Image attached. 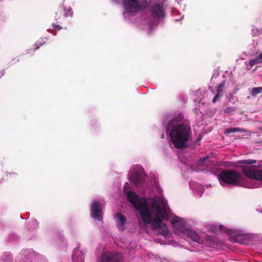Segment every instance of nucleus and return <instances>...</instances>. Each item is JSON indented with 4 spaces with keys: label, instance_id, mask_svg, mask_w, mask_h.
Instances as JSON below:
<instances>
[{
    "label": "nucleus",
    "instance_id": "f257e3e1",
    "mask_svg": "<svg viewBox=\"0 0 262 262\" xmlns=\"http://www.w3.org/2000/svg\"><path fill=\"white\" fill-rule=\"evenodd\" d=\"M152 210L156 212L155 217L152 218L151 212L149 207L147 208L148 215L141 217L143 222L146 225L151 224L154 230H157L163 224V221L168 214V207L162 201L154 200L150 205Z\"/></svg>",
    "mask_w": 262,
    "mask_h": 262
},
{
    "label": "nucleus",
    "instance_id": "f03ea898",
    "mask_svg": "<svg viewBox=\"0 0 262 262\" xmlns=\"http://www.w3.org/2000/svg\"><path fill=\"white\" fill-rule=\"evenodd\" d=\"M169 137L174 147L177 149H183L191 135V129L189 124H177L170 128Z\"/></svg>",
    "mask_w": 262,
    "mask_h": 262
},
{
    "label": "nucleus",
    "instance_id": "7ed1b4c3",
    "mask_svg": "<svg viewBox=\"0 0 262 262\" xmlns=\"http://www.w3.org/2000/svg\"><path fill=\"white\" fill-rule=\"evenodd\" d=\"M126 195L128 201L138 211L140 217H144L145 215H148L147 208L149 206L145 198L141 197L138 199L136 193L132 191H128Z\"/></svg>",
    "mask_w": 262,
    "mask_h": 262
},
{
    "label": "nucleus",
    "instance_id": "20e7f679",
    "mask_svg": "<svg viewBox=\"0 0 262 262\" xmlns=\"http://www.w3.org/2000/svg\"><path fill=\"white\" fill-rule=\"evenodd\" d=\"M242 178V176L239 172L232 169L222 170L218 177L220 183L222 185L224 184H227L235 186L241 181Z\"/></svg>",
    "mask_w": 262,
    "mask_h": 262
},
{
    "label": "nucleus",
    "instance_id": "39448f33",
    "mask_svg": "<svg viewBox=\"0 0 262 262\" xmlns=\"http://www.w3.org/2000/svg\"><path fill=\"white\" fill-rule=\"evenodd\" d=\"M147 4L146 0H123L126 12L133 16L145 9Z\"/></svg>",
    "mask_w": 262,
    "mask_h": 262
},
{
    "label": "nucleus",
    "instance_id": "423d86ee",
    "mask_svg": "<svg viewBox=\"0 0 262 262\" xmlns=\"http://www.w3.org/2000/svg\"><path fill=\"white\" fill-rule=\"evenodd\" d=\"M242 173L246 177L259 181H262V170H256L253 166H240Z\"/></svg>",
    "mask_w": 262,
    "mask_h": 262
},
{
    "label": "nucleus",
    "instance_id": "0eeeda50",
    "mask_svg": "<svg viewBox=\"0 0 262 262\" xmlns=\"http://www.w3.org/2000/svg\"><path fill=\"white\" fill-rule=\"evenodd\" d=\"M149 12L151 16L156 20H159L163 18L165 15V11L162 5L156 4L152 5Z\"/></svg>",
    "mask_w": 262,
    "mask_h": 262
},
{
    "label": "nucleus",
    "instance_id": "6e6552de",
    "mask_svg": "<svg viewBox=\"0 0 262 262\" xmlns=\"http://www.w3.org/2000/svg\"><path fill=\"white\" fill-rule=\"evenodd\" d=\"M121 256L118 253L103 252L100 258L99 262H120Z\"/></svg>",
    "mask_w": 262,
    "mask_h": 262
},
{
    "label": "nucleus",
    "instance_id": "1a4fd4ad",
    "mask_svg": "<svg viewBox=\"0 0 262 262\" xmlns=\"http://www.w3.org/2000/svg\"><path fill=\"white\" fill-rule=\"evenodd\" d=\"M91 216L99 221L102 220V207L98 201H94L91 206Z\"/></svg>",
    "mask_w": 262,
    "mask_h": 262
},
{
    "label": "nucleus",
    "instance_id": "9d476101",
    "mask_svg": "<svg viewBox=\"0 0 262 262\" xmlns=\"http://www.w3.org/2000/svg\"><path fill=\"white\" fill-rule=\"evenodd\" d=\"M184 116L182 114H179L171 119L165 125V128L167 132H169L171 127L177 124H185L183 122Z\"/></svg>",
    "mask_w": 262,
    "mask_h": 262
},
{
    "label": "nucleus",
    "instance_id": "9b49d317",
    "mask_svg": "<svg viewBox=\"0 0 262 262\" xmlns=\"http://www.w3.org/2000/svg\"><path fill=\"white\" fill-rule=\"evenodd\" d=\"M129 181L136 186H141L144 183L145 178L141 173L136 172L130 176Z\"/></svg>",
    "mask_w": 262,
    "mask_h": 262
},
{
    "label": "nucleus",
    "instance_id": "f8f14e48",
    "mask_svg": "<svg viewBox=\"0 0 262 262\" xmlns=\"http://www.w3.org/2000/svg\"><path fill=\"white\" fill-rule=\"evenodd\" d=\"M230 241L235 243H239L241 244H244V240H247V236L246 235L241 234L240 233H235L232 232L230 237Z\"/></svg>",
    "mask_w": 262,
    "mask_h": 262
},
{
    "label": "nucleus",
    "instance_id": "ddd939ff",
    "mask_svg": "<svg viewBox=\"0 0 262 262\" xmlns=\"http://www.w3.org/2000/svg\"><path fill=\"white\" fill-rule=\"evenodd\" d=\"M116 217L117 218V227L120 230L125 229L124 225L126 222V217L120 212H117L116 214Z\"/></svg>",
    "mask_w": 262,
    "mask_h": 262
},
{
    "label": "nucleus",
    "instance_id": "4468645a",
    "mask_svg": "<svg viewBox=\"0 0 262 262\" xmlns=\"http://www.w3.org/2000/svg\"><path fill=\"white\" fill-rule=\"evenodd\" d=\"M183 233L189 238L191 239V240H192L194 242H199V241L200 240V238L195 231H194L189 229H187L184 231Z\"/></svg>",
    "mask_w": 262,
    "mask_h": 262
},
{
    "label": "nucleus",
    "instance_id": "2eb2a0df",
    "mask_svg": "<svg viewBox=\"0 0 262 262\" xmlns=\"http://www.w3.org/2000/svg\"><path fill=\"white\" fill-rule=\"evenodd\" d=\"M73 262H84V254L80 251H74L73 255Z\"/></svg>",
    "mask_w": 262,
    "mask_h": 262
},
{
    "label": "nucleus",
    "instance_id": "dca6fc26",
    "mask_svg": "<svg viewBox=\"0 0 262 262\" xmlns=\"http://www.w3.org/2000/svg\"><path fill=\"white\" fill-rule=\"evenodd\" d=\"M158 233L166 237L168 233V229L166 225L164 223L159 228H158Z\"/></svg>",
    "mask_w": 262,
    "mask_h": 262
},
{
    "label": "nucleus",
    "instance_id": "f3484780",
    "mask_svg": "<svg viewBox=\"0 0 262 262\" xmlns=\"http://www.w3.org/2000/svg\"><path fill=\"white\" fill-rule=\"evenodd\" d=\"M239 132L241 133H247V130L243 129V128H241L239 127H232V128H228L226 130V133L227 134H230L231 133H235V132Z\"/></svg>",
    "mask_w": 262,
    "mask_h": 262
},
{
    "label": "nucleus",
    "instance_id": "a211bd4d",
    "mask_svg": "<svg viewBox=\"0 0 262 262\" xmlns=\"http://www.w3.org/2000/svg\"><path fill=\"white\" fill-rule=\"evenodd\" d=\"M262 92V86L261 87H256L252 89L250 92V94L251 96L253 97H256L259 93Z\"/></svg>",
    "mask_w": 262,
    "mask_h": 262
},
{
    "label": "nucleus",
    "instance_id": "6ab92c4d",
    "mask_svg": "<svg viewBox=\"0 0 262 262\" xmlns=\"http://www.w3.org/2000/svg\"><path fill=\"white\" fill-rule=\"evenodd\" d=\"M257 162L256 160L253 159H248V160H239L237 161V164H244L247 165H251L255 164Z\"/></svg>",
    "mask_w": 262,
    "mask_h": 262
},
{
    "label": "nucleus",
    "instance_id": "aec40b11",
    "mask_svg": "<svg viewBox=\"0 0 262 262\" xmlns=\"http://www.w3.org/2000/svg\"><path fill=\"white\" fill-rule=\"evenodd\" d=\"M225 82L223 81L219 84L216 87V91L217 94H223V89L225 86Z\"/></svg>",
    "mask_w": 262,
    "mask_h": 262
},
{
    "label": "nucleus",
    "instance_id": "412c9836",
    "mask_svg": "<svg viewBox=\"0 0 262 262\" xmlns=\"http://www.w3.org/2000/svg\"><path fill=\"white\" fill-rule=\"evenodd\" d=\"M64 15L65 17H71L73 16V12L72 11V9L71 7H68L67 8H64Z\"/></svg>",
    "mask_w": 262,
    "mask_h": 262
},
{
    "label": "nucleus",
    "instance_id": "4be33fe9",
    "mask_svg": "<svg viewBox=\"0 0 262 262\" xmlns=\"http://www.w3.org/2000/svg\"><path fill=\"white\" fill-rule=\"evenodd\" d=\"M235 111L236 108L235 107H228L224 110V113L228 114H233Z\"/></svg>",
    "mask_w": 262,
    "mask_h": 262
},
{
    "label": "nucleus",
    "instance_id": "5701e85b",
    "mask_svg": "<svg viewBox=\"0 0 262 262\" xmlns=\"http://www.w3.org/2000/svg\"><path fill=\"white\" fill-rule=\"evenodd\" d=\"M260 63L256 57L254 59H252L249 60V64L250 66L252 67L256 63Z\"/></svg>",
    "mask_w": 262,
    "mask_h": 262
},
{
    "label": "nucleus",
    "instance_id": "b1692460",
    "mask_svg": "<svg viewBox=\"0 0 262 262\" xmlns=\"http://www.w3.org/2000/svg\"><path fill=\"white\" fill-rule=\"evenodd\" d=\"M223 96V94H216V95L213 98L212 102L213 103H216Z\"/></svg>",
    "mask_w": 262,
    "mask_h": 262
},
{
    "label": "nucleus",
    "instance_id": "393cba45",
    "mask_svg": "<svg viewBox=\"0 0 262 262\" xmlns=\"http://www.w3.org/2000/svg\"><path fill=\"white\" fill-rule=\"evenodd\" d=\"M45 43V42H37L34 45V50H36L38 49H39L42 45H43Z\"/></svg>",
    "mask_w": 262,
    "mask_h": 262
},
{
    "label": "nucleus",
    "instance_id": "a878e982",
    "mask_svg": "<svg viewBox=\"0 0 262 262\" xmlns=\"http://www.w3.org/2000/svg\"><path fill=\"white\" fill-rule=\"evenodd\" d=\"M208 159V156H206V157H204L202 158H201L199 161V163L200 164H203L206 160H207Z\"/></svg>",
    "mask_w": 262,
    "mask_h": 262
},
{
    "label": "nucleus",
    "instance_id": "bb28decb",
    "mask_svg": "<svg viewBox=\"0 0 262 262\" xmlns=\"http://www.w3.org/2000/svg\"><path fill=\"white\" fill-rule=\"evenodd\" d=\"M258 60L260 63L262 62V53H260L258 56H256Z\"/></svg>",
    "mask_w": 262,
    "mask_h": 262
},
{
    "label": "nucleus",
    "instance_id": "cd10ccee",
    "mask_svg": "<svg viewBox=\"0 0 262 262\" xmlns=\"http://www.w3.org/2000/svg\"><path fill=\"white\" fill-rule=\"evenodd\" d=\"M52 25H53V28H57L58 30H61V27L60 26L58 25L53 24Z\"/></svg>",
    "mask_w": 262,
    "mask_h": 262
},
{
    "label": "nucleus",
    "instance_id": "c85d7f7f",
    "mask_svg": "<svg viewBox=\"0 0 262 262\" xmlns=\"http://www.w3.org/2000/svg\"><path fill=\"white\" fill-rule=\"evenodd\" d=\"M229 101H231L232 103H234L235 102L233 101H232V100H233V95H232V94H231L230 95V97H229Z\"/></svg>",
    "mask_w": 262,
    "mask_h": 262
},
{
    "label": "nucleus",
    "instance_id": "c756f323",
    "mask_svg": "<svg viewBox=\"0 0 262 262\" xmlns=\"http://www.w3.org/2000/svg\"><path fill=\"white\" fill-rule=\"evenodd\" d=\"M178 221L173 220V224H177Z\"/></svg>",
    "mask_w": 262,
    "mask_h": 262
},
{
    "label": "nucleus",
    "instance_id": "7c9ffc66",
    "mask_svg": "<svg viewBox=\"0 0 262 262\" xmlns=\"http://www.w3.org/2000/svg\"><path fill=\"white\" fill-rule=\"evenodd\" d=\"M212 93H213V94L214 93V90H212Z\"/></svg>",
    "mask_w": 262,
    "mask_h": 262
}]
</instances>
